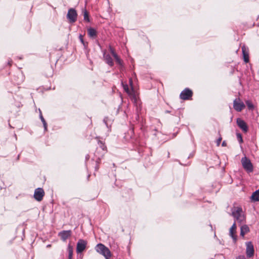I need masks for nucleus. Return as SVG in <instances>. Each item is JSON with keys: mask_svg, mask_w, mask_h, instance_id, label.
<instances>
[{"mask_svg": "<svg viewBox=\"0 0 259 259\" xmlns=\"http://www.w3.org/2000/svg\"><path fill=\"white\" fill-rule=\"evenodd\" d=\"M241 162L243 167L247 172H251L253 171V167L252 164L250 160L246 156L242 158Z\"/></svg>", "mask_w": 259, "mask_h": 259, "instance_id": "3", "label": "nucleus"}, {"mask_svg": "<svg viewBox=\"0 0 259 259\" xmlns=\"http://www.w3.org/2000/svg\"><path fill=\"white\" fill-rule=\"evenodd\" d=\"M130 85L132 87L133 86V81H132V79L131 78H130Z\"/></svg>", "mask_w": 259, "mask_h": 259, "instance_id": "33", "label": "nucleus"}, {"mask_svg": "<svg viewBox=\"0 0 259 259\" xmlns=\"http://www.w3.org/2000/svg\"><path fill=\"white\" fill-rule=\"evenodd\" d=\"M98 144L104 145V144H105V142H103L102 141L99 140Z\"/></svg>", "mask_w": 259, "mask_h": 259, "instance_id": "32", "label": "nucleus"}, {"mask_svg": "<svg viewBox=\"0 0 259 259\" xmlns=\"http://www.w3.org/2000/svg\"><path fill=\"white\" fill-rule=\"evenodd\" d=\"M222 138L221 137H220L219 138V139L216 141V144H217V146H219L221 142V141H222Z\"/></svg>", "mask_w": 259, "mask_h": 259, "instance_id": "25", "label": "nucleus"}, {"mask_svg": "<svg viewBox=\"0 0 259 259\" xmlns=\"http://www.w3.org/2000/svg\"><path fill=\"white\" fill-rule=\"evenodd\" d=\"M109 51L112 55L115 53L114 50L111 46L109 47Z\"/></svg>", "mask_w": 259, "mask_h": 259, "instance_id": "27", "label": "nucleus"}, {"mask_svg": "<svg viewBox=\"0 0 259 259\" xmlns=\"http://www.w3.org/2000/svg\"><path fill=\"white\" fill-rule=\"evenodd\" d=\"M45 191L42 188H36L34 191V198L36 200L40 201L42 200L43 197L45 196Z\"/></svg>", "mask_w": 259, "mask_h": 259, "instance_id": "8", "label": "nucleus"}, {"mask_svg": "<svg viewBox=\"0 0 259 259\" xmlns=\"http://www.w3.org/2000/svg\"><path fill=\"white\" fill-rule=\"evenodd\" d=\"M245 103H246V104L247 106L248 107V109H253V105L250 101L247 100L246 101Z\"/></svg>", "mask_w": 259, "mask_h": 259, "instance_id": "21", "label": "nucleus"}, {"mask_svg": "<svg viewBox=\"0 0 259 259\" xmlns=\"http://www.w3.org/2000/svg\"><path fill=\"white\" fill-rule=\"evenodd\" d=\"M249 227L246 225H242L240 227V236L244 237V235L249 232Z\"/></svg>", "mask_w": 259, "mask_h": 259, "instance_id": "15", "label": "nucleus"}, {"mask_svg": "<svg viewBox=\"0 0 259 259\" xmlns=\"http://www.w3.org/2000/svg\"><path fill=\"white\" fill-rule=\"evenodd\" d=\"M87 245V241L83 239H79L77 243L76 252L77 253L82 252L85 249Z\"/></svg>", "mask_w": 259, "mask_h": 259, "instance_id": "9", "label": "nucleus"}, {"mask_svg": "<svg viewBox=\"0 0 259 259\" xmlns=\"http://www.w3.org/2000/svg\"><path fill=\"white\" fill-rule=\"evenodd\" d=\"M236 259H246L244 255H239L236 257Z\"/></svg>", "mask_w": 259, "mask_h": 259, "instance_id": "30", "label": "nucleus"}, {"mask_svg": "<svg viewBox=\"0 0 259 259\" xmlns=\"http://www.w3.org/2000/svg\"><path fill=\"white\" fill-rule=\"evenodd\" d=\"M231 215L234 219V222H237L240 225L245 222L246 217L241 207L234 206L231 208Z\"/></svg>", "mask_w": 259, "mask_h": 259, "instance_id": "1", "label": "nucleus"}, {"mask_svg": "<svg viewBox=\"0 0 259 259\" xmlns=\"http://www.w3.org/2000/svg\"><path fill=\"white\" fill-rule=\"evenodd\" d=\"M39 117H40V118L41 121H42V122H45V121H46V120H45V119H44V117H43V116H42V115L41 112V111H40Z\"/></svg>", "mask_w": 259, "mask_h": 259, "instance_id": "26", "label": "nucleus"}, {"mask_svg": "<svg viewBox=\"0 0 259 259\" xmlns=\"http://www.w3.org/2000/svg\"><path fill=\"white\" fill-rule=\"evenodd\" d=\"M95 250L103 255L106 259H109L111 256V253L109 248L102 243L98 244L95 247Z\"/></svg>", "mask_w": 259, "mask_h": 259, "instance_id": "2", "label": "nucleus"}, {"mask_svg": "<svg viewBox=\"0 0 259 259\" xmlns=\"http://www.w3.org/2000/svg\"><path fill=\"white\" fill-rule=\"evenodd\" d=\"M192 91L190 89L186 88L181 92L180 97L181 99L187 100H189L192 97Z\"/></svg>", "mask_w": 259, "mask_h": 259, "instance_id": "7", "label": "nucleus"}, {"mask_svg": "<svg viewBox=\"0 0 259 259\" xmlns=\"http://www.w3.org/2000/svg\"><path fill=\"white\" fill-rule=\"evenodd\" d=\"M68 250L69 253L68 259H71L73 254V250L70 245L68 246Z\"/></svg>", "mask_w": 259, "mask_h": 259, "instance_id": "20", "label": "nucleus"}, {"mask_svg": "<svg viewBox=\"0 0 259 259\" xmlns=\"http://www.w3.org/2000/svg\"><path fill=\"white\" fill-rule=\"evenodd\" d=\"M237 125L242 130L243 132L246 133L248 131V126L246 122L241 118L237 119Z\"/></svg>", "mask_w": 259, "mask_h": 259, "instance_id": "12", "label": "nucleus"}, {"mask_svg": "<svg viewBox=\"0 0 259 259\" xmlns=\"http://www.w3.org/2000/svg\"><path fill=\"white\" fill-rule=\"evenodd\" d=\"M115 61L116 63H117L118 65H119L121 66V69H122L123 67V62L119 58H116L115 59Z\"/></svg>", "mask_w": 259, "mask_h": 259, "instance_id": "22", "label": "nucleus"}, {"mask_svg": "<svg viewBox=\"0 0 259 259\" xmlns=\"http://www.w3.org/2000/svg\"><path fill=\"white\" fill-rule=\"evenodd\" d=\"M83 13L84 20L88 22H90L89 14L88 12V11L85 9H84L83 10Z\"/></svg>", "mask_w": 259, "mask_h": 259, "instance_id": "19", "label": "nucleus"}, {"mask_svg": "<svg viewBox=\"0 0 259 259\" xmlns=\"http://www.w3.org/2000/svg\"><path fill=\"white\" fill-rule=\"evenodd\" d=\"M123 89L124 90V91L128 94L130 93V91L129 90V88L128 87V85L127 84H123Z\"/></svg>", "mask_w": 259, "mask_h": 259, "instance_id": "23", "label": "nucleus"}, {"mask_svg": "<svg viewBox=\"0 0 259 259\" xmlns=\"http://www.w3.org/2000/svg\"><path fill=\"white\" fill-rule=\"evenodd\" d=\"M79 39H80V41L84 45V41L83 39V36L81 34L79 35Z\"/></svg>", "mask_w": 259, "mask_h": 259, "instance_id": "29", "label": "nucleus"}, {"mask_svg": "<svg viewBox=\"0 0 259 259\" xmlns=\"http://www.w3.org/2000/svg\"><path fill=\"white\" fill-rule=\"evenodd\" d=\"M237 138L238 140L239 141L240 144H241L243 141L241 135L239 133L237 134Z\"/></svg>", "mask_w": 259, "mask_h": 259, "instance_id": "24", "label": "nucleus"}, {"mask_svg": "<svg viewBox=\"0 0 259 259\" xmlns=\"http://www.w3.org/2000/svg\"><path fill=\"white\" fill-rule=\"evenodd\" d=\"M42 123H43V125H44L45 130L46 131L47 130V123L46 121H45V122H42Z\"/></svg>", "mask_w": 259, "mask_h": 259, "instance_id": "28", "label": "nucleus"}, {"mask_svg": "<svg viewBox=\"0 0 259 259\" xmlns=\"http://www.w3.org/2000/svg\"><path fill=\"white\" fill-rule=\"evenodd\" d=\"M242 52L243 56V60L245 63H248L249 61L248 49L245 46L242 47Z\"/></svg>", "mask_w": 259, "mask_h": 259, "instance_id": "13", "label": "nucleus"}, {"mask_svg": "<svg viewBox=\"0 0 259 259\" xmlns=\"http://www.w3.org/2000/svg\"><path fill=\"white\" fill-rule=\"evenodd\" d=\"M233 107L236 111L240 112L245 108V106L240 98H236L233 101Z\"/></svg>", "mask_w": 259, "mask_h": 259, "instance_id": "4", "label": "nucleus"}, {"mask_svg": "<svg viewBox=\"0 0 259 259\" xmlns=\"http://www.w3.org/2000/svg\"><path fill=\"white\" fill-rule=\"evenodd\" d=\"M246 256L247 257H251L254 255V247L252 243L251 242H247L246 243Z\"/></svg>", "mask_w": 259, "mask_h": 259, "instance_id": "10", "label": "nucleus"}, {"mask_svg": "<svg viewBox=\"0 0 259 259\" xmlns=\"http://www.w3.org/2000/svg\"><path fill=\"white\" fill-rule=\"evenodd\" d=\"M104 58L107 64H108L110 66H113L114 63L110 55L106 54L105 53L104 54Z\"/></svg>", "mask_w": 259, "mask_h": 259, "instance_id": "16", "label": "nucleus"}, {"mask_svg": "<svg viewBox=\"0 0 259 259\" xmlns=\"http://www.w3.org/2000/svg\"><path fill=\"white\" fill-rule=\"evenodd\" d=\"M251 199L254 201H257L259 200V190L255 191L252 193L251 196Z\"/></svg>", "mask_w": 259, "mask_h": 259, "instance_id": "18", "label": "nucleus"}, {"mask_svg": "<svg viewBox=\"0 0 259 259\" xmlns=\"http://www.w3.org/2000/svg\"><path fill=\"white\" fill-rule=\"evenodd\" d=\"M88 33L89 36L92 38H95L97 35L96 29L92 27H90L88 29Z\"/></svg>", "mask_w": 259, "mask_h": 259, "instance_id": "17", "label": "nucleus"}, {"mask_svg": "<svg viewBox=\"0 0 259 259\" xmlns=\"http://www.w3.org/2000/svg\"><path fill=\"white\" fill-rule=\"evenodd\" d=\"M222 146H226V143L225 142V141H223L222 144Z\"/></svg>", "mask_w": 259, "mask_h": 259, "instance_id": "34", "label": "nucleus"}, {"mask_svg": "<svg viewBox=\"0 0 259 259\" xmlns=\"http://www.w3.org/2000/svg\"><path fill=\"white\" fill-rule=\"evenodd\" d=\"M106 147H97L95 152V156L97 157L96 162H98V160H100L103 157L104 154L106 153Z\"/></svg>", "mask_w": 259, "mask_h": 259, "instance_id": "5", "label": "nucleus"}, {"mask_svg": "<svg viewBox=\"0 0 259 259\" xmlns=\"http://www.w3.org/2000/svg\"><path fill=\"white\" fill-rule=\"evenodd\" d=\"M77 14L76 10L73 8L68 10L67 18L70 23H74L77 20Z\"/></svg>", "mask_w": 259, "mask_h": 259, "instance_id": "6", "label": "nucleus"}, {"mask_svg": "<svg viewBox=\"0 0 259 259\" xmlns=\"http://www.w3.org/2000/svg\"><path fill=\"white\" fill-rule=\"evenodd\" d=\"M236 230L237 226L236 223L234 222L229 230V235L232 238L234 243H235L237 240V237L236 235Z\"/></svg>", "mask_w": 259, "mask_h": 259, "instance_id": "11", "label": "nucleus"}, {"mask_svg": "<svg viewBox=\"0 0 259 259\" xmlns=\"http://www.w3.org/2000/svg\"><path fill=\"white\" fill-rule=\"evenodd\" d=\"M88 156H87L85 157V158H86V159L89 158L88 157Z\"/></svg>", "mask_w": 259, "mask_h": 259, "instance_id": "35", "label": "nucleus"}, {"mask_svg": "<svg viewBox=\"0 0 259 259\" xmlns=\"http://www.w3.org/2000/svg\"><path fill=\"white\" fill-rule=\"evenodd\" d=\"M113 57L114 58L115 60L116 59V58H119V57L118 56L117 54L115 53L114 54H113L112 55Z\"/></svg>", "mask_w": 259, "mask_h": 259, "instance_id": "31", "label": "nucleus"}, {"mask_svg": "<svg viewBox=\"0 0 259 259\" xmlns=\"http://www.w3.org/2000/svg\"><path fill=\"white\" fill-rule=\"evenodd\" d=\"M71 235V231L70 230L63 231L59 233V236L63 241H65Z\"/></svg>", "mask_w": 259, "mask_h": 259, "instance_id": "14", "label": "nucleus"}]
</instances>
